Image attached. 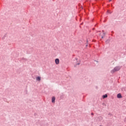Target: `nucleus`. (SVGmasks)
<instances>
[{
  "instance_id": "5",
  "label": "nucleus",
  "mask_w": 126,
  "mask_h": 126,
  "mask_svg": "<svg viewBox=\"0 0 126 126\" xmlns=\"http://www.w3.org/2000/svg\"><path fill=\"white\" fill-rule=\"evenodd\" d=\"M56 100V97H53L52 98V103H55V101Z\"/></svg>"
},
{
  "instance_id": "6",
  "label": "nucleus",
  "mask_w": 126,
  "mask_h": 126,
  "mask_svg": "<svg viewBox=\"0 0 126 126\" xmlns=\"http://www.w3.org/2000/svg\"><path fill=\"white\" fill-rule=\"evenodd\" d=\"M36 80H37L38 81H40V80H41V77H37L36 78Z\"/></svg>"
},
{
  "instance_id": "9",
  "label": "nucleus",
  "mask_w": 126,
  "mask_h": 126,
  "mask_svg": "<svg viewBox=\"0 0 126 126\" xmlns=\"http://www.w3.org/2000/svg\"><path fill=\"white\" fill-rule=\"evenodd\" d=\"M92 115H93V113H92Z\"/></svg>"
},
{
  "instance_id": "2",
  "label": "nucleus",
  "mask_w": 126,
  "mask_h": 126,
  "mask_svg": "<svg viewBox=\"0 0 126 126\" xmlns=\"http://www.w3.org/2000/svg\"><path fill=\"white\" fill-rule=\"evenodd\" d=\"M55 63L56 64H59V63H60V60L59 59H56L55 60Z\"/></svg>"
},
{
  "instance_id": "3",
  "label": "nucleus",
  "mask_w": 126,
  "mask_h": 126,
  "mask_svg": "<svg viewBox=\"0 0 126 126\" xmlns=\"http://www.w3.org/2000/svg\"><path fill=\"white\" fill-rule=\"evenodd\" d=\"M103 33L102 34H100V36H101V38L102 39H103V38H104V36H105V35H106V33H105V32H104V31H102Z\"/></svg>"
},
{
  "instance_id": "7",
  "label": "nucleus",
  "mask_w": 126,
  "mask_h": 126,
  "mask_svg": "<svg viewBox=\"0 0 126 126\" xmlns=\"http://www.w3.org/2000/svg\"><path fill=\"white\" fill-rule=\"evenodd\" d=\"M107 97H108V95H107V94H105V95H103L102 96V97H103V98H107Z\"/></svg>"
},
{
  "instance_id": "1",
  "label": "nucleus",
  "mask_w": 126,
  "mask_h": 126,
  "mask_svg": "<svg viewBox=\"0 0 126 126\" xmlns=\"http://www.w3.org/2000/svg\"><path fill=\"white\" fill-rule=\"evenodd\" d=\"M121 69V67L120 66H116L115 67L114 69H113L112 71H111V72L113 73V72H116V71H119V70H120Z\"/></svg>"
},
{
  "instance_id": "8",
  "label": "nucleus",
  "mask_w": 126,
  "mask_h": 126,
  "mask_svg": "<svg viewBox=\"0 0 126 126\" xmlns=\"http://www.w3.org/2000/svg\"><path fill=\"white\" fill-rule=\"evenodd\" d=\"M109 0V1H112V0Z\"/></svg>"
},
{
  "instance_id": "4",
  "label": "nucleus",
  "mask_w": 126,
  "mask_h": 126,
  "mask_svg": "<svg viewBox=\"0 0 126 126\" xmlns=\"http://www.w3.org/2000/svg\"><path fill=\"white\" fill-rule=\"evenodd\" d=\"M117 98H123V96H122V94H117Z\"/></svg>"
}]
</instances>
